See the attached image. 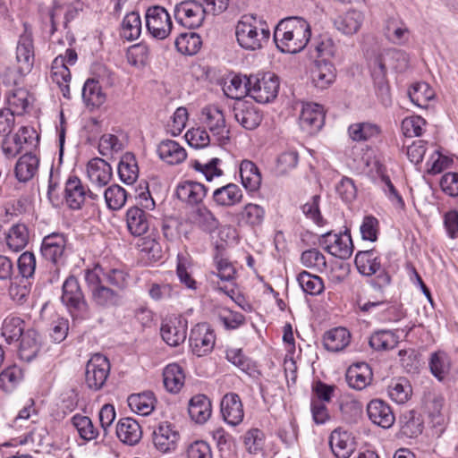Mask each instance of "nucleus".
I'll use <instances>...</instances> for the list:
<instances>
[{
  "label": "nucleus",
  "mask_w": 458,
  "mask_h": 458,
  "mask_svg": "<svg viewBox=\"0 0 458 458\" xmlns=\"http://www.w3.org/2000/svg\"><path fill=\"white\" fill-rule=\"evenodd\" d=\"M345 377L350 387L362 390L370 384L372 370L367 363L358 362L348 368Z\"/></svg>",
  "instance_id": "nucleus-22"
},
{
  "label": "nucleus",
  "mask_w": 458,
  "mask_h": 458,
  "mask_svg": "<svg viewBox=\"0 0 458 458\" xmlns=\"http://www.w3.org/2000/svg\"><path fill=\"white\" fill-rule=\"evenodd\" d=\"M364 21L362 13L350 10L334 20V25L337 30L344 35H353L359 31Z\"/></svg>",
  "instance_id": "nucleus-29"
},
{
  "label": "nucleus",
  "mask_w": 458,
  "mask_h": 458,
  "mask_svg": "<svg viewBox=\"0 0 458 458\" xmlns=\"http://www.w3.org/2000/svg\"><path fill=\"white\" fill-rule=\"evenodd\" d=\"M201 43L200 37L195 32L181 33L174 42L180 53L189 55H195L200 49Z\"/></svg>",
  "instance_id": "nucleus-43"
},
{
  "label": "nucleus",
  "mask_w": 458,
  "mask_h": 458,
  "mask_svg": "<svg viewBox=\"0 0 458 458\" xmlns=\"http://www.w3.org/2000/svg\"><path fill=\"white\" fill-rule=\"evenodd\" d=\"M30 93L21 88L11 89L6 92L8 108L13 114L21 115L27 112L30 104Z\"/></svg>",
  "instance_id": "nucleus-33"
},
{
  "label": "nucleus",
  "mask_w": 458,
  "mask_h": 458,
  "mask_svg": "<svg viewBox=\"0 0 458 458\" xmlns=\"http://www.w3.org/2000/svg\"><path fill=\"white\" fill-rule=\"evenodd\" d=\"M126 224L129 232L132 235L141 236L148 230V216L140 208H130L126 212Z\"/></svg>",
  "instance_id": "nucleus-30"
},
{
  "label": "nucleus",
  "mask_w": 458,
  "mask_h": 458,
  "mask_svg": "<svg viewBox=\"0 0 458 458\" xmlns=\"http://www.w3.org/2000/svg\"><path fill=\"white\" fill-rule=\"evenodd\" d=\"M104 198L108 208L119 210L126 203L127 192L120 185L113 184L105 190Z\"/></svg>",
  "instance_id": "nucleus-53"
},
{
  "label": "nucleus",
  "mask_w": 458,
  "mask_h": 458,
  "mask_svg": "<svg viewBox=\"0 0 458 458\" xmlns=\"http://www.w3.org/2000/svg\"><path fill=\"white\" fill-rule=\"evenodd\" d=\"M82 98L88 106L99 107L106 102V94L102 91L99 82L87 80L82 88Z\"/></svg>",
  "instance_id": "nucleus-41"
},
{
  "label": "nucleus",
  "mask_w": 458,
  "mask_h": 458,
  "mask_svg": "<svg viewBox=\"0 0 458 458\" xmlns=\"http://www.w3.org/2000/svg\"><path fill=\"white\" fill-rule=\"evenodd\" d=\"M240 176L242 186L249 191L258 189V166L250 160H242L240 165Z\"/></svg>",
  "instance_id": "nucleus-50"
},
{
  "label": "nucleus",
  "mask_w": 458,
  "mask_h": 458,
  "mask_svg": "<svg viewBox=\"0 0 458 458\" xmlns=\"http://www.w3.org/2000/svg\"><path fill=\"white\" fill-rule=\"evenodd\" d=\"M163 381L168 392L178 393L184 384V374L182 368L174 363L167 365L163 372Z\"/></svg>",
  "instance_id": "nucleus-40"
},
{
  "label": "nucleus",
  "mask_w": 458,
  "mask_h": 458,
  "mask_svg": "<svg viewBox=\"0 0 458 458\" xmlns=\"http://www.w3.org/2000/svg\"><path fill=\"white\" fill-rule=\"evenodd\" d=\"M280 81L274 72H265L259 80V103H269L274 100L279 90Z\"/></svg>",
  "instance_id": "nucleus-36"
},
{
  "label": "nucleus",
  "mask_w": 458,
  "mask_h": 458,
  "mask_svg": "<svg viewBox=\"0 0 458 458\" xmlns=\"http://www.w3.org/2000/svg\"><path fill=\"white\" fill-rule=\"evenodd\" d=\"M348 132L352 140H368L377 137L379 132V127L371 123H357L349 126Z\"/></svg>",
  "instance_id": "nucleus-48"
},
{
  "label": "nucleus",
  "mask_w": 458,
  "mask_h": 458,
  "mask_svg": "<svg viewBox=\"0 0 458 458\" xmlns=\"http://www.w3.org/2000/svg\"><path fill=\"white\" fill-rule=\"evenodd\" d=\"M66 246V238L64 234L53 233L44 237L41 243V255L53 264H58L62 261Z\"/></svg>",
  "instance_id": "nucleus-15"
},
{
  "label": "nucleus",
  "mask_w": 458,
  "mask_h": 458,
  "mask_svg": "<svg viewBox=\"0 0 458 458\" xmlns=\"http://www.w3.org/2000/svg\"><path fill=\"white\" fill-rule=\"evenodd\" d=\"M445 399L441 394H430L427 402V407L434 426H442L445 418L442 413Z\"/></svg>",
  "instance_id": "nucleus-59"
},
{
  "label": "nucleus",
  "mask_w": 458,
  "mask_h": 458,
  "mask_svg": "<svg viewBox=\"0 0 458 458\" xmlns=\"http://www.w3.org/2000/svg\"><path fill=\"white\" fill-rule=\"evenodd\" d=\"M221 413L228 424L236 426L243 419V409L241 399L234 393L226 394L221 401Z\"/></svg>",
  "instance_id": "nucleus-20"
},
{
  "label": "nucleus",
  "mask_w": 458,
  "mask_h": 458,
  "mask_svg": "<svg viewBox=\"0 0 458 458\" xmlns=\"http://www.w3.org/2000/svg\"><path fill=\"white\" fill-rule=\"evenodd\" d=\"M16 59L21 72H28L33 64L32 43L26 38L20 40L16 48Z\"/></svg>",
  "instance_id": "nucleus-55"
},
{
  "label": "nucleus",
  "mask_w": 458,
  "mask_h": 458,
  "mask_svg": "<svg viewBox=\"0 0 458 458\" xmlns=\"http://www.w3.org/2000/svg\"><path fill=\"white\" fill-rule=\"evenodd\" d=\"M1 334L6 342L21 341V344H36L39 335L34 329L25 330L24 321L16 316H8L2 324Z\"/></svg>",
  "instance_id": "nucleus-3"
},
{
  "label": "nucleus",
  "mask_w": 458,
  "mask_h": 458,
  "mask_svg": "<svg viewBox=\"0 0 458 458\" xmlns=\"http://www.w3.org/2000/svg\"><path fill=\"white\" fill-rule=\"evenodd\" d=\"M386 35L394 44L401 45L408 40L409 30L403 23L393 20L386 25Z\"/></svg>",
  "instance_id": "nucleus-60"
},
{
  "label": "nucleus",
  "mask_w": 458,
  "mask_h": 458,
  "mask_svg": "<svg viewBox=\"0 0 458 458\" xmlns=\"http://www.w3.org/2000/svg\"><path fill=\"white\" fill-rule=\"evenodd\" d=\"M116 436L124 444L134 445L142 437L140 424L131 418H123L116 425Z\"/></svg>",
  "instance_id": "nucleus-28"
},
{
  "label": "nucleus",
  "mask_w": 458,
  "mask_h": 458,
  "mask_svg": "<svg viewBox=\"0 0 458 458\" xmlns=\"http://www.w3.org/2000/svg\"><path fill=\"white\" fill-rule=\"evenodd\" d=\"M23 378L21 369L16 366L9 367L0 373V389L12 393Z\"/></svg>",
  "instance_id": "nucleus-52"
},
{
  "label": "nucleus",
  "mask_w": 458,
  "mask_h": 458,
  "mask_svg": "<svg viewBox=\"0 0 458 458\" xmlns=\"http://www.w3.org/2000/svg\"><path fill=\"white\" fill-rule=\"evenodd\" d=\"M140 250L149 261L156 262L162 258V247L154 238L146 237L138 244Z\"/></svg>",
  "instance_id": "nucleus-63"
},
{
  "label": "nucleus",
  "mask_w": 458,
  "mask_h": 458,
  "mask_svg": "<svg viewBox=\"0 0 458 458\" xmlns=\"http://www.w3.org/2000/svg\"><path fill=\"white\" fill-rule=\"evenodd\" d=\"M205 13L206 9L202 4L192 0L177 4L174 10L175 21L190 30L197 29L202 24Z\"/></svg>",
  "instance_id": "nucleus-7"
},
{
  "label": "nucleus",
  "mask_w": 458,
  "mask_h": 458,
  "mask_svg": "<svg viewBox=\"0 0 458 458\" xmlns=\"http://www.w3.org/2000/svg\"><path fill=\"white\" fill-rule=\"evenodd\" d=\"M216 335L207 323L196 325L191 331L190 341L194 344H215Z\"/></svg>",
  "instance_id": "nucleus-61"
},
{
  "label": "nucleus",
  "mask_w": 458,
  "mask_h": 458,
  "mask_svg": "<svg viewBox=\"0 0 458 458\" xmlns=\"http://www.w3.org/2000/svg\"><path fill=\"white\" fill-rule=\"evenodd\" d=\"M156 398L152 392H143L140 394H133L128 397V404L130 408L138 414L146 416L152 412Z\"/></svg>",
  "instance_id": "nucleus-39"
},
{
  "label": "nucleus",
  "mask_w": 458,
  "mask_h": 458,
  "mask_svg": "<svg viewBox=\"0 0 458 458\" xmlns=\"http://www.w3.org/2000/svg\"><path fill=\"white\" fill-rule=\"evenodd\" d=\"M64 198L70 208L80 209L88 198L92 200H98L100 195L86 189L78 177L72 176L66 181Z\"/></svg>",
  "instance_id": "nucleus-10"
},
{
  "label": "nucleus",
  "mask_w": 458,
  "mask_h": 458,
  "mask_svg": "<svg viewBox=\"0 0 458 458\" xmlns=\"http://www.w3.org/2000/svg\"><path fill=\"white\" fill-rule=\"evenodd\" d=\"M297 281L302 291L310 295H318L324 291L323 280L318 276L307 271L301 272Z\"/></svg>",
  "instance_id": "nucleus-49"
},
{
  "label": "nucleus",
  "mask_w": 458,
  "mask_h": 458,
  "mask_svg": "<svg viewBox=\"0 0 458 458\" xmlns=\"http://www.w3.org/2000/svg\"><path fill=\"white\" fill-rule=\"evenodd\" d=\"M188 412L192 420L196 423L203 424L211 416V401L205 394H196L189 401Z\"/></svg>",
  "instance_id": "nucleus-27"
},
{
  "label": "nucleus",
  "mask_w": 458,
  "mask_h": 458,
  "mask_svg": "<svg viewBox=\"0 0 458 458\" xmlns=\"http://www.w3.org/2000/svg\"><path fill=\"white\" fill-rule=\"evenodd\" d=\"M336 78L334 64L325 60L316 61L311 70V80L314 86L320 89L330 87Z\"/></svg>",
  "instance_id": "nucleus-21"
},
{
  "label": "nucleus",
  "mask_w": 458,
  "mask_h": 458,
  "mask_svg": "<svg viewBox=\"0 0 458 458\" xmlns=\"http://www.w3.org/2000/svg\"><path fill=\"white\" fill-rule=\"evenodd\" d=\"M71 422L80 437L86 441L94 440L98 436V428L88 416L75 414L72 417Z\"/></svg>",
  "instance_id": "nucleus-45"
},
{
  "label": "nucleus",
  "mask_w": 458,
  "mask_h": 458,
  "mask_svg": "<svg viewBox=\"0 0 458 458\" xmlns=\"http://www.w3.org/2000/svg\"><path fill=\"white\" fill-rule=\"evenodd\" d=\"M145 18L147 29L154 38L165 39L171 33V18L164 7L159 5L149 7Z\"/></svg>",
  "instance_id": "nucleus-8"
},
{
  "label": "nucleus",
  "mask_w": 458,
  "mask_h": 458,
  "mask_svg": "<svg viewBox=\"0 0 458 458\" xmlns=\"http://www.w3.org/2000/svg\"><path fill=\"white\" fill-rule=\"evenodd\" d=\"M411 101L417 106L426 108L434 98L435 91L427 82L414 83L408 90Z\"/></svg>",
  "instance_id": "nucleus-42"
},
{
  "label": "nucleus",
  "mask_w": 458,
  "mask_h": 458,
  "mask_svg": "<svg viewBox=\"0 0 458 458\" xmlns=\"http://www.w3.org/2000/svg\"><path fill=\"white\" fill-rule=\"evenodd\" d=\"M118 174L121 181L126 184H132L139 176V167L135 156L127 152L120 159L118 164Z\"/></svg>",
  "instance_id": "nucleus-35"
},
{
  "label": "nucleus",
  "mask_w": 458,
  "mask_h": 458,
  "mask_svg": "<svg viewBox=\"0 0 458 458\" xmlns=\"http://www.w3.org/2000/svg\"><path fill=\"white\" fill-rule=\"evenodd\" d=\"M401 433L410 438L416 437L423 431V420L413 410L403 412L400 417Z\"/></svg>",
  "instance_id": "nucleus-34"
},
{
  "label": "nucleus",
  "mask_w": 458,
  "mask_h": 458,
  "mask_svg": "<svg viewBox=\"0 0 458 458\" xmlns=\"http://www.w3.org/2000/svg\"><path fill=\"white\" fill-rule=\"evenodd\" d=\"M206 195L207 188L198 182L184 181L176 188L177 198L191 206L200 204Z\"/></svg>",
  "instance_id": "nucleus-19"
},
{
  "label": "nucleus",
  "mask_w": 458,
  "mask_h": 458,
  "mask_svg": "<svg viewBox=\"0 0 458 458\" xmlns=\"http://www.w3.org/2000/svg\"><path fill=\"white\" fill-rule=\"evenodd\" d=\"M178 291L169 284H151L148 288L150 298L156 301H166L178 296Z\"/></svg>",
  "instance_id": "nucleus-64"
},
{
  "label": "nucleus",
  "mask_w": 458,
  "mask_h": 458,
  "mask_svg": "<svg viewBox=\"0 0 458 458\" xmlns=\"http://www.w3.org/2000/svg\"><path fill=\"white\" fill-rule=\"evenodd\" d=\"M253 99H246L235 113V119L247 130L258 127V109Z\"/></svg>",
  "instance_id": "nucleus-38"
},
{
  "label": "nucleus",
  "mask_w": 458,
  "mask_h": 458,
  "mask_svg": "<svg viewBox=\"0 0 458 458\" xmlns=\"http://www.w3.org/2000/svg\"><path fill=\"white\" fill-rule=\"evenodd\" d=\"M257 22L255 15L245 14L237 23V42L245 50L254 51L258 47Z\"/></svg>",
  "instance_id": "nucleus-12"
},
{
  "label": "nucleus",
  "mask_w": 458,
  "mask_h": 458,
  "mask_svg": "<svg viewBox=\"0 0 458 458\" xmlns=\"http://www.w3.org/2000/svg\"><path fill=\"white\" fill-rule=\"evenodd\" d=\"M202 120L206 127L220 145L229 140V130L225 124L223 112L216 106H208L202 109Z\"/></svg>",
  "instance_id": "nucleus-9"
},
{
  "label": "nucleus",
  "mask_w": 458,
  "mask_h": 458,
  "mask_svg": "<svg viewBox=\"0 0 458 458\" xmlns=\"http://www.w3.org/2000/svg\"><path fill=\"white\" fill-rule=\"evenodd\" d=\"M411 394V387L409 382L404 378H399L393 381L388 387L390 398L397 403H404L408 401Z\"/></svg>",
  "instance_id": "nucleus-57"
},
{
  "label": "nucleus",
  "mask_w": 458,
  "mask_h": 458,
  "mask_svg": "<svg viewBox=\"0 0 458 458\" xmlns=\"http://www.w3.org/2000/svg\"><path fill=\"white\" fill-rule=\"evenodd\" d=\"M220 164L221 160L219 158L213 157L207 163L194 160L191 165L196 171L202 173L207 181L211 182L215 177L223 175L222 169L218 167Z\"/></svg>",
  "instance_id": "nucleus-58"
},
{
  "label": "nucleus",
  "mask_w": 458,
  "mask_h": 458,
  "mask_svg": "<svg viewBox=\"0 0 458 458\" xmlns=\"http://www.w3.org/2000/svg\"><path fill=\"white\" fill-rule=\"evenodd\" d=\"M50 78L53 82L56 83L60 88L63 96L70 98L71 72L67 65L64 64V57L62 55L56 56L51 66Z\"/></svg>",
  "instance_id": "nucleus-26"
},
{
  "label": "nucleus",
  "mask_w": 458,
  "mask_h": 458,
  "mask_svg": "<svg viewBox=\"0 0 458 458\" xmlns=\"http://www.w3.org/2000/svg\"><path fill=\"white\" fill-rule=\"evenodd\" d=\"M5 241L8 248L18 252L25 248L29 242V230L24 224L12 225L5 233Z\"/></svg>",
  "instance_id": "nucleus-37"
},
{
  "label": "nucleus",
  "mask_w": 458,
  "mask_h": 458,
  "mask_svg": "<svg viewBox=\"0 0 458 458\" xmlns=\"http://www.w3.org/2000/svg\"><path fill=\"white\" fill-rule=\"evenodd\" d=\"M178 438V433L168 422L159 424L158 428L153 432V443L162 453L174 450Z\"/></svg>",
  "instance_id": "nucleus-23"
},
{
  "label": "nucleus",
  "mask_w": 458,
  "mask_h": 458,
  "mask_svg": "<svg viewBox=\"0 0 458 458\" xmlns=\"http://www.w3.org/2000/svg\"><path fill=\"white\" fill-rule=\"evenodd\" d=\"M86 170L89 182L98 188L107 185L112 179V167L103 158L94 157L90 159L87 164Z\"/></svg>",
  "instance_id": "nucleus-18"
},
{
  "label": "nucleus",
  "mask_w": 458,
  "mask_h": 458,
  "mask_svg": "<svg viewBox=\"0 0 458 458\" xmlns=\"http://www.w3.org/2000/svg\"><path fill=\"white\" fill-rule=\"evenodd\" d=\"M432 374L442 380L449 371L450 360L447 354L442 351L434 352L429 360Z\"/></svg>",
  "instance_id": "nucleus-56"
},
{
  "label": "nucleus",
  "mask_w": 458,
  "mask_h": 458,
  "mask_svg": "<svg viewBox=\"0 0 458 458\" xmlns=\"http://www.w3.org/2000/svg\"><path fill=\"white\" fill-rule=\"evenodd\" d=\"M39 165L38 157L32 153H26L21 156L15 165V176L20 182H28L32 179L38 172Z\"/></svg>",
  "instance_id": "nucleus-32"
},
{
  "label": "nucleus",
  "mask_w": 458,
  "mask_h": 458,
  "mask_svg": "<svg viewBox=\"0 0 458 458\" xmlns=\"http://www.w3.org/2000/svg\"><path fill=\"white\" fill-rule=\"evenodd\" d=\"M61 300L71 311L83 314L88 310V304L81 290L79 282L73 276L67 277L64 282Z\"/></svg>",
  "instance_id": "nucleus-11"
},
{
  "label": "nucleus",
  "mask_w": 458,
  "mask_h": 458,
  "mask_svg": "<svg viewBox=\"0 0 458 458\" xmlns=\"http://www.w3.org/2000/svg\"><path fill=\"white\" fill-rule=\"evenodd\" d=\"M319 244L329 254L341 259H349L353 252V244L349 232L333 233L327 232L319 238Z\"/></svg>",
  "instance_id": "nucleus-6"
},
{
  "label": "nucleus",
  "mask_w": 458,
  "mask_h": 458,
  "mask_svg": "<svg viewBox=\"0 0 458 458\" xmlns=\"http://www.w3.org/2000/svg\"><path fill=\"white\" fill-rule=\"evenodd\" d=\"M301 262L304 267L319 273L324 272L327 267L326 257L315 248L303 251L301 255Z\"/></svg>",
  "instance_id": "nucleus-54"
},
{
  "label": "nucleus",
  "mask_w": 458,
  "mask_h": 458,
  "mask_svg": "<svg viewBox=\"0 0 458 458\" xmlns=\"http://www.w3.org/2000/svg\"><path fill=\"white\" fill-rule=\"evenodd\" d=\"M119 299V295L115 291L105 285H101L91 292L93 303L101 308L115 306L118 304Z\"/></svg>",
  "instance_id": "nucleus-51"
},
{
  "label": "nucleus",
  "mask_w": 458,
  "mask_h": 458,
  "mask_svg": "<svg viewBox=\"0 0 458 458\" xmlns=\"http://www.w3.org/2000/svg\"><path fill=\"white\" fill-rule=\"evenodd\" d=\"M371 75L377 87V93L381 98L382 103L385 106L389 105L391 102L390 89L386 79V60L383 57L378 56L374 60Z\"/></svg>",
  "instance_id": "nucleus-24"
},
{
  "label": "nucleus",
  "mask_w": 458,
  "mask_h": 458,
  "mask_svg": "<svg viewBox=\"0 0 458 458\" xmlns=\"http://www.w3.org/2000/svg\"><path fill=\"white\" fill-rule=\"evenodd\" d=\"M141 32V20L140 14L136 12L128 13L123 20L121 27V36L132 41L137 39Z\"/></svg>",
  "instance_id": "nucleus-44"
},
{
  "label": "nucleus",
  "mask_w": 458,
  "mask_h": 458,
  "mask_svg": "<svg viewBox=\"0 0 458 458\" xmlns=\"http://www.w3.org/2000/svg\"><path fill=\"white\" fill-rule=\"evenodd\" d=\"M367 413L372 423L383 428H391L395 421V417L390 405L379 399H375L369 403Z\"/></svg>",
  "instance_id": "nucleus-16"
},
{
  "label": "nucleus",
  "mask_w": 458,
  "mask_h": 458,
  "mask_svg": "<svg viewBox=\"0 0 458 458\" xmlns=\"http://www.w3.org/2000/svg\"><path fill=\"white\" fill-rule=\"evenodd\" d=\"M355 266L358 272L368 277L375 276L370 285L381 290L391 283V276L381 264L380 254L374 249L360 250L355 256Z\"/></svg>",
  "instance_id": "nucleus-2"
},
{
  "label": "nucleus",
  "mask_w": 458,
  "mask_h": 458,
  "mask_svg": "<svg viewBox=\"0 0 458 458\" xmlns=\"http://www.w3.org/2000/svg\"><path fill=\"white\" fill-rule=\"evenodd\" d=\"M160 334L165 344H182L186 339V330L177 327L176 322L166 320L162 323Z\"/></svg>",
  "instance_id": "nucleus-46"
},
{
  "label": "nucleus",
  "mask_w": 458,
  "mask_h": 458,
  "mask_svg": "<svg viewBox=\"0 0 458 458\" xmlns=\"http://www.w3.org/2000/svg\"><path fill=\"white\" fill-rule=\"evenodd\" d=\"M310 36L308 21L301 17H288L276 26L274 41L281 52L297 54L305 48Z\"/></svg>",
  "instance_id": "nucleus-1"
},
{
  "label": "nucleus",
  "mask_w": 458,
  "mask_h": 458,
  "mask_svg": "<svg viewBox=\"0 0 458 458\" xmlns=\"http://www.w3.org/2000/svg\"><path fill=\"white\" fill-rule=\"evenodd\" d=\"M299 155L296 150L283 152L276 160V172L279 175H284L297 166Z\"/></svg>",
  "instance_id": "nucleus-62"
},
{
  "label": "nucleus",
  "mask_w": 458,
  "mask_h": 458,
  "mask_svg": "<svg viewBox=\"0 0 458 458\" xmlns=\"http://www.w3.org/2000/svg\"><path fill=\"white\" fill-rule=\"evenodd\" d=\"M242 190L235 183H227L216 189L212 194V200L217 207L229 208L241 202Z\"/></svg>",
  "instance_id": "nucleus-25"
},
{
  "label": "nucleus",
  "mask_w": 458,
  "mask_h": 458,
  "mask_svg": "<svg viewBox=\"0 0 458 458\" xmlns=\"http://www.w3.org/2000/svg\"><path fill=\"white\" fill-rule=\"evenodd\" d=\"M257 85V78L252 81L251 77L242 78L238 74H229L224 79L222 89L225 95L232 99H241L247 96L258 101L255 95L258 92Z\"/></svg>",
  "instance_id": "nucleus-4"
},
{
  "label": "nucleus",
  "mask_w": 458,
  "mask_h": 458,
  "mask_svg": "<svg viewBox=\"0 0 458 458\" xmlns=\"http://www.w3.org/2000/svg\"><path fill=\"white\" fill-rule=\"evenodd\" d=\"M159 157L170 165H177L185 160V149L176 141L166 140L160 142L157 148Z\"/></svg>",
  "instance_id": "nucleus-31"
},
{
  "label": "nucleus",
  "mask_w": 458,
  "mask_h": 458,
  "mask_svg": "<svg viewBox=\"0 0 458 458\" xmlns=\"http://www.w3.org/2000/svg\"><path fill=\"white\" fill-rule=\"evenodd\" d=\"M110 373L108 359L99 353L94 354L87 362L85 369V383L93 391L103 388Z\"/></svg>",
  "instance_id": "nucleus-5"
},
{
  "label": "nucleus",
  "mask_w": 458,
  "mask_h": 458,
  "mask_svg": "<svg viewBox=\"0 0 458 458\" xmlns=\"http://www.w3.org/2000/svg\"><path fill=\"white\" fill-rule=\"evenodd\" d=\"M191 220L198 228L209 234L219 230V235L222 240H224V235L227 237L232 231L231 227H220L218 219L210 209L204 206L199 207L192 212Z\"/></svg>",
  "instance_id": "nucleus-14"
},
{
  "label": "nucleus",
  "mask_w": 458,
  "mask_h": 458,
  "mask_svg": "<svg viewBox=\"0 0 458 458\" xmlns=\"http://www.w3.org/2000/svg\"><path fill=\"white\" fill-rule=\"evenodd\" d=\"M325 114L322 106L316 103L302 105L299 116L301 129L308 133L314 134L320 131L324 124Z\"/></svg>",
  "instance_id": "nucleus-13"
},
{
  "label": "nucleus",
  "mask_w": 458,
  "mask_h": 458,
  "mask_svg": "<svg viewBox=\"0 0 458 458\" xmlns=\"http://www.w3.org/2000/svg\"><path fill=\"white\" fill-rule=\"evenodd\" d=\"M329 445L336 458H349L354 452L355 441L352 435L341 428L334 429L329 437Z\"/></svg>",
  "instance_id": "nucleus-17"
},
{
  "label": "nucleus",
  "mask_w": 458,
  "mask_h": 458,
  "mask_svg": "<svg viewBox=\"0 0 458 458\" xmlns=\"http://www.w3.org/2000/svg\"><path fill=\"white\" fill-rule=\"evenodd\" d=\"M124 147L123 140L112 133L103 134L98 141V152L103 157H113L121 152Z\"/></svg>",
  "instance_id": "nucleus-47"
}]
</instances>
